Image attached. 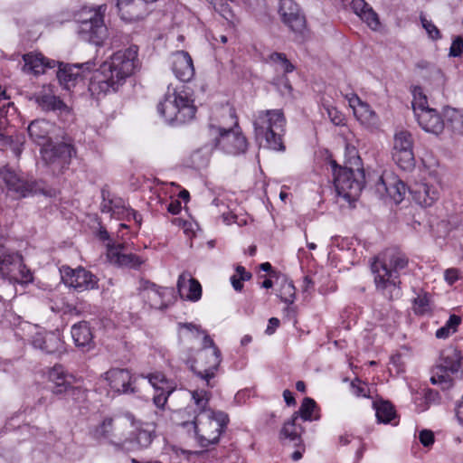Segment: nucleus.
I'll return each instance as SVG.
<instances>
[{
  "instance_id": "49530a36",
  "label": "nucleus",
  "mask_w": 463,
  "mask_h": 463,
  "mask_svg": "<svg viewBox=\"0 0 463 463\" xmlns=\"http://www.w3.org/2000/svg\"><path fill=\"white\" fill-rule=\"evenodd\" d=\"M269 61L279 67L285 72H292L295 70L294 65L287 59L286 55L279 52H273L269 55Z\"/></svg>"
},
{
  "instance_id": "7ed1b4c3",
  "label": "nucleus",
  "mask_w": 463,
  "mask_h": 463,
  "mask_svg": "<svg viewBox=\"0 0 463 463\" xmlns=\"http://www.w3.org/2000/svg\"><path fill=\"white\" fill-rule=\"evenodd\" d=\"M408 258L397 249H387L371 264L377 290L388 298L400 296L399 276L408 266Z\"/></svg>"
},
{
  "instance_id": "0e129e2a",
  "label": "nucleus",
  "mask_w": 463,
  "mask_h": 463,
  "mask_svg": "<svg viewBox=\"0 0 463 463\" xmlns=\"http://www.w3.org/2000/svg\"><path fill=\"white\" fill-rule=\"evenodd\" d=\"M181 209V206H180V203L178 202H175V203H171L168 206V211L173 213V214H176L179 213Z\"/></svg>"
},
{
  "instance_id": "2eb2a0df",
  "label": "nucleus",
  "mask_w": 463,
  "mask_h": 463,
  "mask_svg": "<svg viewBox=\"0 0 463 463\" xmlns=\"http://www.w3.org/2000/svg\"><path fill=\"white\" fill-rule=\"evenodd\" d=\"M61 275L65 285L79 292L93 289L98 285L97 278L83 268L71 269L69 266H62Z\"/></svg>"
},
{
  "instance_id": "37998d69",
  "label": "nucleus",
  "mask_w": 463,
  "mask_h": 463,
  "mask_svg": "<svg viewBox=\"0 0 463 463\" xmlns=\"http://www.w3.org/2000/svg\"><path fill=\"white\" fill-rule=\"evenodd\" d=\"M451 374L449 371L437 365L432 372L430 382L432 384L440 385L442 388H448L451 384Z\"/></svg>"
},
{
  "instance_id": "864d4df0",
  "label": "nucleus",
  "mask_w": 463,
  "mask_h": 463,
  "mask_svg": "<svg viewBox=\"0 0 463 463\" xmlns=\"http://www.w3.org/2000/svg\"><path fill=\"white\" fill-rule=\"evenodd\" d=\"M463 54V34L455 36L449 47V57H461Z\"/></svg>"
},
{
  "instance_id": "052dcab7",
  "label": "nucleus",
  "mask_w": 463,
  "mask_h": 463,
  "mask_svg": "<svg viewBox=\"0 0 463 463\" xmlns=\"http://www.w3.org/2000/svg\"><path fill=\"white\" fill-rule=\"evenodd\" d=\"M235 275H237V277L241 278L242 280H249L251 278L250 273L246 271L245 268L242 266H238L236 268Z\"/></svg>"
},
{
  "instance_id": "a878e982",
  "label": "nucleus",
  "mask_w": 463,
  "mask_h": 463,
  "mask_svg": "<svg viewBox=\"0 0 463 463\" xmlns=\"http://www.w3.org/2000/svg\"><path fill=\"white\" fill-rule=\"evenodd\" d=\"M171 69L175 77L181 81H190L194 76V67L192 57L187 52L178 51L170 58Z\"/></svg>"
},
{
  "instance_id": "6e6d98bb",
  "label": "nucleus",
  "mask_w": 463,
  "mask_h": 463,
  "mask_svg": "<svg viewBox=\"0 0 463 463\" xmlns=\"http://www.w3.org/2000/svg\"><path fill=\"white\" fill-rule=\"evenodd\" d=\"M351 8L356 15L361 17L370 8V5L364 0H353L351 2Z\"/></svg>"
},
{
  "instance_id": "6ab92c4d",
  "label": "nucleus",
  "mask_w": 463,
  "mask_h": 463,
  "mask_svg": "<svg viewBox=\"0 0 463 463\" xmlns=\"http://www.w3.org/2000/svg\"><path fill=\"white\" fill-rule=\"evenodd\" d=\"M279 13L283 23L294 33H302L306 28L305 16L293 0H280Z\"/></svg>"
},
{
  "instance_id": "bb28decb",
  "label": "nucleus",
  "mask_w": 463,
  "mask_h": 463,
  "mask_svg": "<svg viewBox=\"0 0 463 463\" xmlns=\"http://www.w3.org/2000/svg\"><path fill=\"white\" fill-rule=\"evenodd\" d=\"M177 291L182 299L197 302L202 298V286L188 272L179 275L177 280Z\"/></svg>"
},
{
  "instance_id": "e433bc0d",
  "label": "nucleus",
  "mask_w": 463,
  "mask_h": 463,
  "mask_svg": "<svg viewBox=\"0 0 463 463\" xmlns=\"http://www.w3.org/2000/svg\"><path fill=\"white\" fill-rule=\"evenodd\" d=\"M319 407L317 402L309 397L303 399L301 405L298 411V419L301 418L304 421L317 420L320 418Z\"/></svg>"
},
{
  "instance_id": "72a5a7b5",
  "label": "nucleus",
  "mask_w": 463,
  "mask_h": 463,
  "mask_svg": "<svg viewBox=\"0 0 463 463\" xmlns=\"http://www.w3.org/2000/svg\"><path fill=\"white\" fill-rule=\"evenodd\" d=\"M53 125L44 119H37L28 126V134L32 140L39 145H45Z\"/></svg>"
},
{
  "instance_id": "3c124183",
  "label": "nucleus",
  "mask_w": 463,
  "mask_h": 463,
  "mask_svg": "<svg viewBox=\"0 0 463 463\" xmlns=\"http://www.w3.org/2000/svg\"><path fill=\"white\" fill-rule=\"evenodd\" d=\"M351 392L356 397H370L368 385L362 381L355 379L351 383Z\"/></svg>"
},
{
  "instance_id": "c9c22d12",
  "label": "nucleus",
  "mask_w": 463,
  "mask_h": 463,
  "mask_svg": "<svg viewBox=\"0 0 463 463\" xmlns=\"http://www.w3.org/2000/svg\"><path fill=\"white\" fill-rule=\"evenodd\" d=\"M460 352L455 348L449 347L442 351L440 354V362L438 365L452 373H455L460 368Z\"/></svg>"
},
{
  "instance_id": "a18cd8bd",
  "label": "nucleus",
  "mask_w": 463,
  "mask_h": 463,
  "mask_svg": "<svg viewBox=\"0 0 463 463\" xmlns=\"http://www.w3.org/2000/svg\"><path fill=\"white\" fill-rule=\"evenodd\" d=\"M413 310L417 315H425L430 312V297L427 293L419 294L413 301Z\"/></svg>"
},
{
  "instance_id": "774afa93",
  "label": "nucleus",
  "mask_w": 463,
  "mask_h": 463,
  "mask_svg": "<svg viewBox=\"0 0 463 463\" xmlns=\"http://www.w3.org/2000/svg\"><path fill=\"white\" fill-rule=\"evenodd\" d=\"M252 341V337L251 335H245L241 340V345H249L250 342Z\"/></svg>"
},
{
  "instance_id": "f03ea898",
  "label": "nucleus",
  "mask_w": 463,
  "mask_h": 463,
  "mask_svg": "<svg viewBox=\"0 0 463 463\" xmlns=\"http://www.w3.org/2000/svg\"><path fill=\"white\" fill-rule=\"evenodd\" d=\"M192 400L196 407V415L191 423H181L184 427L192 426L195 439L202 448L217 444L229 422L228 415L223 411L211 410L209 401L211 392L204 389L190 392Z\"/></svg>"
},
{
  "instance_id": "8fccbe9b",
  "label": "nucleus",
  "mask_w": 463,
  "mask_h": 463,
  "mask_svg": "<svg viewBox=\"0 0 463 463\" xmlns=\"http://www.w3.org/2000/svg\"><path fill=\"white\" fill-rule=\"evenodd\" d=\"M209 154L204 149H198L191 155L192 165L194 168H201L207 165Z\"/></svg>"
},
{
  "instance_id": "a19ab883",
  "label": "nucleus",
  "mask_w": 463,
  "mask_h": 463,
  "mask_svg": "<svg viewBox=\"0 0 463 463\" xmlns=\"http://www.w3.org/2000/svg\"><path fill=\"white\" fill-rule=\"evenodd\" d=\"M461 322L462 319L459 316L450 315L445 325L436 331V337L439 339L448 338L449 335L457 332Z\"/></svg>"
},
{
  "instance_id": "69168bd1",
  "label": "nucleus",
  "mask_w": 463,
  "mask_h": 463,
  "mask_svg": "<svg viewBox=\"0 0 463 463\" xmlns=\"http://www.w3.org/2000/svg\"><path fill=\"white\" fill-rule=\"evenodd\" d=\"M313 288L312 280L307 276L304 278V291H307L309 288Z\"/></svg>"
},
{
  "instance_id": "ddd939ff",
  "label": "nucleus",
  "mask_w": 463,
  "mask_h": 463,
  "mask_svg": "<svg viewBox=\"0 0 463 463\" xmlns=\"http://www.w3.org/2000/svg\"><path fill=\"white\" fill-rule=\"evenodd\" d=\"M139 293L152 308L165 310L175 301L173 288L159 287L148 280L139 281Z\"/></svg>"
},
{
  "instance_id": "58836bf2",
  "label": "nucleus",
  "mask_w": 463,
  "mask_h": 463,
  "mask_svg": "<svg viewBox=\"0 0 463 463\" xmlns=\"http://www.w3.org/2000/svg\"><path fill=\"white\" fill-rule=\"evenodd\" d=\"M113 432V419L105 418L99 424L90 430V436L96 440H105L110 438Z\"/></svg>"
},
{
  "instance_id": "473e14b6",
  "label": "nucleus",
  "mask_w": 463,
  "mask_h": 463,
  "mask_svg": "<svg viewBox=\"0 0 463 463\" xmlns=\"http://www.w3.org/2000/svg\"><path fill=\"white\" fill-rule=\"evenodd\" d=\"M24 71L33 74L44 73L46 68L54 67V61H47L41 53H26L23 56Z\"/></svg>"
},
{
  "instance_id": "9d476101",
  "label": "nucleus",
  "mask_w": 463,
  "mask_h": 463,
  "mask_svg": "<svg viewBox=\"0 0 463 463\" xmlns=\"http://www.w3.org/2000/svg\"><path fill=\"white\" fill-rule=\"evenodd\" d=\"M334 167V184L336 193L346 201L356 200L364 186V172L346 167Z\"/></svg>"
},
{
  "instance_id": "cd10ccee",
  "label": "nucleus",
  "mask_w": 463,
  "mask_h": 463,
  "mask_svg": "<svg viewBox=\"0 0 463 463\" xmlns=\"http://www.w3.org/2000/svg\"><path fill=\"white\" fill-rule=\"evenodd\" d=\"M75 153V148L71 143L61 142L51 148H44L43 157L50 163L58 162L61 165H63L69 163Z\"/></svg>"
},
{
  "instance_id": "423d86ee",
  "label": "nucleus",
  "mask_w": 463,
  "mask_h": 463,
  "mask_svg": "<svg viewBox=\"0 0 463 463\" xmlns=\"http://www.w3.org/2000/svg\"><path fill=\"white\" fill-rule=\"evenodd\" d=\"M106 9V5L84 7L78 14V33L82 40L96 45L103 43L107 37V27L103 20Z\"/></svg>"
},
{
  "instance_id": "39448f33",
  "label": "nucleus",
  "mask_w": 463,
  "mask_h": 463,
  "mask_svg": "<svg viewBox=\"0 0 463 463\" xmlns=\"http://www.w3.org/2000/svg\"><path fill=\"white\" fill-rule=\"evenodd\" d=\"M157 111L170 124H184L194 118L196 108L187 91L184 90L171 91L168 88L164 99L157 106Z\"/></svg>"
},
{
  "instance_id": "20e7f679",
  "label": "nucleus",
  "mask_w": 463,
  "mask_h": 463,
  "mask_svg": "<svg viewBox=\"0 0 463 463\" xmlns=\"http://www.w3.org/2000/svg\"><path fill=\"white\" fill-rule=\"evenodd\" d=\"M286 119L279 109L259 111L253 126L258 140H264L266 146L275 151H284L282 136L285 132Z\"/></svg>"
},
{
  "instance_id": "5fc2aeb1",
  "label": "nucleus",
  "mask_w": 463,
  "mask_h": 463,
  "mask_svg": "<svg viewBox=\"0 0 463 463\" xmlns=\"http://www.w3.org/2000/svg\"><path fill=\"white\" fill-rule=\"evenodd\" d=\"M460 279V271L456 268H449L444 271V279L449 285L452 286Z\"/></svg>"
},
{
  "instance_id": "9b49d317",
  "label": "nucleus",
  "mask_w": 463,
  "mask_h": 463,
  "mask_svg": "<svg viewBox=\"0 0 463 463\" xmlns=\"http://www.w3.org/2000/svg\"><path fill=\"white\" fill-rule=\"evenodd\" d=\"M230 116L234 119L233 127L230 128H215L218 137L215 138L216 146L227 155L238 156L248 149V141L239 127L235 112L230 111Z\"/></svg>"
},
{
  "instance_id": "09e8293b",
  "label": "nucleus",
  "mask_w": 463,
  "mask_h": 463,
  "mask_svg": "<svg viewBox=\"0 0 463 463\" xmlns=\"http://www.w3.org/2000/svg\"><path fill=\"white\" fill-rule=\"evenodd\" d=\"M360 19L364 22L372 30H378L380 28V21L378 14L370 6L365 13H364Z\"/></svg>"
},
{
  "instance_id": "2f4dec72",
  "label": "nucleus",
  "mask_w": 463,
  "mask_h": 463,
  "mask_svg": "<svg viewBox=\"0 0 463 463\" xmlns=\"http://www.w3.org/2000/svg\"><path fill=\"white\" fill-rule=\"evenodd\" d=\"M2 178L6 184L9 193H13L14 197H25L30 189L27 184L21 179L14 171L5 167L1 171Z\"/></svg>"
},
{
  "instance_id": "5701e85b",
  "label": "nucleus",
  "mask_w": 463,
  "mask_h": 463,
  "mask_svg": "<svg viewBox=\"0 0 463 463\" xmlns=\"http://www.w3.org/2000/svg\"><path fill=\"white\" fill-rule=\"evenodd\" d=\"M379 194L385 193L395 203H400L407 192L406 184L393 175H383L376 184Z\"/></svg>"
},
{
  "instance_id": "680f3d73",
  "label": "nucleus",
  "mask_w": 463,
  "mask_h": 463,
  "mask_svg": "<svg viewBox=\"0 0 463 463\" xmlns=\"http://www.w3.org/2000/svg\"><path fill=\"white\" fill-rule=\"evenodd\" d=\"M243 281L244 280L241 279V278L237 277V275H233L231 277V283L236 291H241L242 289Z\"/></svg>"
},
{
  "instance_id": "c03bdc74",
  "label": "nucleus",
  "mask_w": 463,
  "mask_h": 463,
  "mask_svg": "<svg viewBox=\"0 0 463 463\" xmlns=\"http://www.w3.org/2000/svg\"><path fill=\"white\" fill-rule=\"evenodd\" d=\"M39 106L46 111L60 110L64 107L63 102L54 95H43L37 99Z\"/></svg>"
},
{
  "instance_id": "f257e3e1",
  "label": "nucleus",
  "mask_w": 463,
  "mask_h": 463,
  "mask_svg": "<svg viewBox=\"0 0 463 463\" xmlns=\"http://www.w3.org/2000/svg\"><path fill=\"white\" fill-rule=\"evenodd\" d=\"M137 66V47L131 46L113 53L93 71L89 84L92 95L116 91Z\"/></svg>"
},
{
  "instance_id": "412c9836",
  "label": "nucleus",
  "mask_w": 463,
  "mask_h": 463,
  "mask_svg": "<svg viewBox=\"0 0 463 463\" xmlns=\"http://www.w3.org/2000/svg\"><path fill=\"white\" fill-rule=\"evenodd\" d=\"M144 377L148 380L149 383L155 389L156 393L153 397L154 404L157 408L163 409L168 397L175 390V383L168 380L162 373L158 372L149 373Z\"/></svg>"
},
{
  "instance_id": "6e6552de",
  "label": "nucleus",
  "mask_w": 463,
  "mask_h": 463,
  "mask_svg": "<svg viewBox=\"0 0 463 463\" xmlns=\"http://www.w3.org/2000/svg\"><path fill=\"white\" fill-rule=\"evenodd\" d=\"M203 337V347L198 352L197 360L191 364V370L206 382L208 387H212L210 380L214 377L221 361V351L215 345L213 340L204 331Z\"/></svg>"
},
{
  "instance_id": "b1692460",
  "label": "nucleus",
  "mask_w": 463,
  "mask_h": 463,
  "mask_svg": "<svg viewBox=\"0 0 463 463\" xmlns=\"http://www.w3.org/2000/svg\"><path fill=\"white\" fill-rule=\"evenodd\" d=\"M349 106L352 108L357 120L366 128H374L378 125L377 114L371 109L370 105L363 101L356 94L346 95Z\"/></svg>"
},
{
  "instance_id": "4d7b16f0",
  "label": "nucleus",
  "mask_w": 463,
  "mask_h": 463,
  "mask_svg": "<svg viewBox=\"0 0 463 463\" xmlns=\"http://www.w3.org/2000/svg\"><path fill=\"white\" fill-rule=\"evenodd\" d=\"M419 439L424 447H430L434 443V434L431 430H423L419 434Z\"/></svg>"
},
{
  "instance_id": "0eeeda50",
  "label": "nucleus",
  "mask_w": 463,
  "mask_h": 463,
  "mask_svg": "<svg viewBox=\"0 0 463 463\" xmlns=\"http://www.w3.org/2000/svg\"><path fill=\"white\" fill-rule=\"evenodd\" d=\"M412 109L419 126L426 132L434 135L442 133L446 124L439 112L429 107L426 95L420 87L412 90Z\"/></svg>"
},
{
  "instance_id": "4be33fe9",
  "label": "nucleus",
  "mask_w": 463,
  "mask_h": 463,
  "mask_svg": "<svg viewBox=\"0 0 463 463\" xmlns=\"http://www.w3.org/2000/svg\"><path fill=\"white\" fill-rule=\"evenodd\" d=\"M156 0H117V7L123 20L135 22L148 14V4Z\"/></svg>"
},
{
  "instance_id": "603ef678",
  "label": "nucleus",
  "mask_w": 463,
  "mask_h": 463,
  "mask_svg": "<svg viewBox=\"0 0 463 463\" xmlns=\"http://www.w3.org/2000/svg\"><path fill=\"white\" fill-rule=\"evenodd\" d=\"M420 22L422 24V27L426 30L429 37L433 40L437 41L441 39L442 35L438 29V27L432 23V21L428 20L426 17H420Z\"/></svg>"
},
{
  "instance_id": "dca6fc26",
  "label": "nucleus",
  "mask_w": 463,
  "mask_h": 463,
  "mask_svg": "<svg viewBox=\"0 0 463 463\" xmlns=\"http://www.w3.org/2000/svg\"><path fill=\"white\" fill-rule=\"evenodd\" d=\"M103 201L100 204V210L104 213H109L111 217L118 220L130 221L133 219L137 226L140 228L142 223L141 215L135 210L127 205L126 202L119 197H106V193L102 192Z\"/></svg>"
},
{
  "instance_id": "c85d7f7f",
  "label": "nucleus",
  "mask_w": 463,
  "mask_h": 463,
  "mask_svg": "<svg viewBox=\"0 0 463 463\" xmlns=\"http://www.w3.org/2000/svg\"><path fill=\"white\" fill-rule=\"evenodd\" d=\"M124 246L119 243L108 247L107 255L109 261L121 267L137 268L143 263V260L132 253H124Z\"/></svg>"
},
{
  "instance_id": "7c9ffc66",
  "label": "nucleus",
  "mask_w": 463,
  "mask_h": 463,
  "mask_svg": "<svg viewBox=\"0 0 463 463\" xmlns=\"http://www.w3.org/2000/svg\"><path fill=\"white\" fill-rule=\"evenodd\" d=\"M71 334L76 346L86 350L94 347L93 333L88 322L81 321L73 325Z\"/></svg>"
},
{
  "instance_id": "bf43d9fd",
  "label": "nucleus",
  "mask_w": 463,
  "mask_h": 463,
  "mask_svg": "<svg viewBox=\"0 0 463 463\" xmlns=\"http://www.w3.org/2000/svg\"><path fill=\"white\" fill-rule=\"evenodd\" d=\"M279 320L277 317H271L269 320V325L266 328V333L268 335H272L275 332V330L279 327Z\"/></svg>"
},
{
  "instance_id": "de8ad7c7",
  "label": "nucleus",
  "mask_w": 463,
  "mask_h": 463,
  "mask_svg": "<svg viewBox=\"0 0 463 463\" xmlns=\"http://www.w3.org/2000/svg\"><path fill=\"white\" fill-rule=\"evenodd\" d=\"M178 330L184 337H198L203 334L201 326L194 323H179Z\"/></svg>"
},
{
  "instance_id": "ea45409f",
  "label": "nucleus",
  "mask_w": 463,
  "mask_h": 463,
  "mask_svg": "<svg viewBox=\"0 0 463 463\" xmlns=\"http://www.w3.org/2000/svg\"><path fill=\"white\" fill-rule=\"evenodd\" d=\"M373 407L380 422L389 423L395 417L394 408L389 402H374Z\"/></svg>"
},
{
  "instance_id": "aec40b11",
  "label": "nucleus",
  "mask_w": 463,
  "mask_h": 463,
  "mask_svg": "<svg viewBox=\"0 0 463 463\" xmlns=\"http://www.w3.org/2000/svg\"><path fill=\"white\" fill-rule=\"evenodd\" d=\"M95 67L91 61L83 63L65 64L60 66L57 78L66 90L74 87L80 80L86 71H90Z\"/></svg>"
},
{
  "instance_id": "c756f323",
  "label": "nucleus",
  "mask_w": 463,
  "mask_h": 463,
  "mask_svg": "<svg viewBox=\"0 0 463 463\" xmlns=\"http://www.w3.org/2000/svg\"><path fill=\"white\" fill-rule=\"evenodd\" d=\"M33 345L46 354L61 353L63 349V343L61 338L53 333H36L33 337Z\"/></svg>"
},
{
  "instance_id": "a211bd4d",
  "label": "nucleus",
  "mask_w": 463,
  "mask_h": 463,
  "mask_svg": "<svg viewBox=\"0 0 463 463\" xmlns=\"http://www.w3.org/2000/svg\"><path fill=\"white\" fill-rule=\"evenodd\" d=\"M48 382L52 384L51 390L54 394H62L70 390L81 392L79 388H74L76 377L70 373L61 364H55L50 368L47 373Z\"/></svg>"
},
{
  "instance_id": "4c0bfd02",
  "label": "nucleus",
  "mask_w": 463,
  "mask_h": 463,
  "mask_svg": "<svg viewBox=\"0 0 463 463\" xmlns=\"http://www.w3.org/2000/svg\"><path fill=\"white\" fill-rule=\"evenodd\" d=\"M443 117L448 128H450L453 132L463 136V112L453 108H446Z\"/></svg>"
},
{
  "instance_id": "79ce46f5",
  "label": "nucleus",
  "mask_w": 463,
  "mask_h": 463,
  "mask_svg": "<svg viewBox=\"0 0 463 463\" xmlns=\"http://www.w3.org/2000/svg\"><path fill=\"white\" fill-rule=\"evenodd\" d=\"M279 297L280 299L287 303L292 304L296 298V288L293 281L286 277H283L279 282Z\"/></svg>"
},
{
  "instance_id": "393cba45",
  "label": "nucleus",
  "mask_w": 463,
  "mask_h": 463,
  "mask_svg": "<svg viewBox=\"0 0 463 463\" xmlns=\"http://www.w3.org/2000/svg\"><path fill=\"white\" fill-rule=\"evenodd\" d=\"M124 419L134 428L135 447L137 449L147 448L154 438L155 425L141 422L130 412L125 413Z\"/></svg>"
},
{
  "instance_id": "13d9d810",
  "label": "nucleus",
  "mask_w": 463,
  "mask_h": 463,
  "mask_svg": "<svg viewBox=\"0 0 463 463\" xmlns=\"http://www.w3.org/2000/svg\"><path fill=\"white\" fill-rule=\"evenodd\" d=\"M327 114H328V117L330 118L331 121L335 125L339 126V125L343 124L344 116L342 113H340L335 109H327Z\"/></svg>"
},
{
  "instance_id": "f8f14e48",
  "label": "nucleus",
  "mask_w": 463,
  "mask_h": 463,
  "mask_svg": "<svg viewBox=\"0 0 463 463\" xmlns=\"http://www.w3.org/2000/svg\"><path fill=\"white\" fill-rule=\"evenodd\" d=\"M0 273L20 284L33 280V274L23 263V257L17 252L10 253L3 247H0Z\"/></svg>"
},
{
  "instance_id": "4468645a",
  "label": "nucleus",
  "mask_w": 463,
  "mask_h": 463,
  "mask_svg": "<svg viewBox=\"0 0 463 463\" xmlns=\"http://www.w3.org/2000/svg\"><path fill=\"white\" fill-rule=\"evenodd\" d=\"M412 147L413 141L410 132L401 130L395 133L392 155L400 168L411 170L414 167L415 159Z\"/></svg>"
},
{
  "instance_id": "338daca9",
  "label": "nucleus",
  "mask_w": 463,
  "mask_h": 463,
  "mask_svg": "<svg viewBox=\"0 0 463 463\" xmlns=\"http://www.w3.org/2000/svg\"><path fill=\"white\" fill-rule=\"evenodd\" d=\"M350 441H351V436H350V435L345 434V435H341V436L339 437V442H340V444H342V445H346V444H348Z\"/></svg>"
},
{
  "instance_id": "1a4fd4ad",
  "label": "nucleus",
  "mask_w": 463,
  "mask_h": 463,
  "mask_svg": "<svg viewBox=\"0 0 463 463\" xmlns=\"http://www.w3.org/2000/svg\"><path fill=\"white\" fill-rule=\"evenodd\" d=\"M442 179L438 171L425 172L419 181L410 187L412 199L422 207L432 206L440 196Z\"/></svg>"
},
{
  "instance_id": "e2e57ef3",
  "label": "nucleus",
  "mask_w": 463,
  "mask_h": 463,
  "mask_svg": "<svg viewBox=\"0 0 463 463\" xmlns=\"http://www.w3.org/2000/svg\"><path fill=\"white\" fill-rule=\"evenodd\" d=\"M283 398H284V401L288 405V406H291V405H295L296 404V401H295V398L293 396V393L288 391V390H285L283 392Z\"/></svg>"
},
{
  "instance_id": "f704fd0d",
  "label": "nucleus",
  "mask_w": 463,
  "mask_h": 463,
  "mask_svg": "<svg viewBox=\"0 0 463 463\" xmlns=\"http://www.w3.org/2000/svg\"><path fill=\"white\" fill-rule=\"evenodd\" d=\"M298 420V413H293L291 418L284 423L280 430V438L288 439L295 445L301 443V435L304 432L303 427L297 423Z\"/></svg>"
},
{
  "instance_id": "f3484780",
  "label": "nucleus",
  "mask_w": 463,
  "mask_h": 463,
  "mask_svg": "<svg viewBox=\"0 0 463 463\" xmlns=\"http://www.w3.org/2000/svg\"><path fill=\"white\" fill-rule=\"evenodd\" d=\"M109 389L117 394L134 393L135 379L128 369L111 368L101 375Z\"/></svg>"
}]
</instances>
